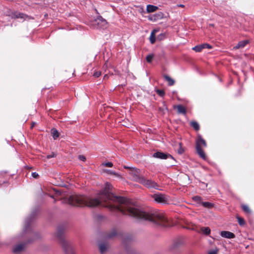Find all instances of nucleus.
Here are the masks:
<instances>
[{"label": "nucleus", "mask_w": 254, "mask_h": 254, "mask_svg": "<svg viewBox=\"0 0 254 254\" xmlns=\"http://www.w3.org/2000/svg\"><path fill=\"white\" fill-rule=\"evenodd\" d=\"M163 77L168 82V85L169 86H172L175 84V80L169 75L164 74L163 75Z\"/></svg>", "instance_id": "nucleus-13"}, {"label": "nucleus", "mask_w": 254, "mask_h": 254, "mask_svg": "<svg viewBox=\"0 0 254 254\" xmlns=\"http://www.w3.org/2000/svg\"><path fill=\"white\" fill-rule=\"evenodd\" d=\"M183 245V242L181 240H177L175 241L172 246V249H177Z\"/></svg>", "instance_id": "nucleus-19"}, {"label": "nucleus", "mask_w": 254, "mask_h": 254, "mask_svg": "<svg viewBox=\"0 0 254 254\" xmlns=\"http://www.w3.org/2000/svg\"><path fill=\"white\" fill-rule=\"evenodd\" d=\"M248 43V40L241 41L238 43L237 45L234 47L235 49L244 48Z\"/></svg>", "instance_id": "nucleus-16"}, {"label": "nucleus", "mask_w": 254, "mask_h": 254, "mask_svg": "<svg viewBox=\"0 0 254 254\" xmlns=\"http://www.w3.org/2000/svg\"><path fill=\"white\" fill-rule=\"evenodd\" d=\"M152 198L157 203L166 204L169 200V197L161 193H155L152 195Z\"/></svg>", "instance_id": "nucleus-7"}, {"label": "nucleus", "mask_w": 254, "mask_h": 254, "mask_svg": "<svg viewBox=\"0 0 254 254\" xmlns=\"http://www.w3.org/2000/svg\"><path fill=\"white\" fill-rule=\"evenodd\" d=\"M117 234L116 231L115 229H113L105 236V238L107 239H112L116 237Z\"/></svg>", "instance_id": "nucleus-17"}, {"label": "nucleus", "mask_w": 254, "mask_h": 254, "mask_svg": "<svg viewBox=\"0 0 254 254\" xmlns=\"http://www.w3.org/2000/svg\"><path fill=\"white\" fill-rule=\"evenodd\" d=\"M182 143H179V148L178 149V153L179 154H182L184 153V149L182 148Z\"/></svg>", "instance_id": "nucleus-32"}, {"label": "nucleus", "mask_w": 254, "mask_h": 254, "mask_svg": "<svg viewBox=\"0 0 254 254\" xmlns=\"http://www.w3.org/2000/svg\"><path fill=\"white\" fill-rule=\"evenodd\" d=\"M201 205L206 208H210L213 207L214 204L209 202H202Z\"/></svg>", "instance_id": "nucleus-24"}, {"label": "nucleus", "mask_w": 254, "mask_h": 254, "mask_svg": "<svg viewBox=\"0 0 254 254\" xmlns=\"http://www.w3.org/2000/svg\"><path fill=\"white\" fill-rule=\"evenodd\" d=\"M139 183L149 189L153 188L159 190V186L156 183L151 180L145 178L143 176Z\"/></svg>", "instance_id": "nucleus-6"}, {"label": "nucleus", "mask_w": 254, "mask_h": 254, "mask_svg": "<svg viewBox=\"0 0 254 254\" xmlns=\"http://www.w3.org/2000/svg\"><path fill=\"white\" fill-rule=\"evenodd\" d=\"M56 157V154L54 152H52L50 154L47 155V158L48 159H50L51 158L55 157Z\"/></svg>", "instance_id": "nucleus-36"}, {"label": "nucleus", "mask_w": 254, "mask_h": 254, "mask_svg": "<svg viewBox=\"0 0 254 254\" xmlns=\"http://www.w3.org/2000/svg\"><path fill=\"white\" fill-rule=\"evenodd\" d=\"M34 238L32 240H29L28 241V243H31L33 241L37 239L40 238V235L38 233H35L33 234Z\"/></svg>", "instance_id": "nucleus-29"}, {"label": "nucleus", "mask_w": 254, "mask_h": 254, "mask_svg": "<svg viewBox=\"0 0 254 254\" xmlns=\"http://www.w3.org/2000/svg\"><path fill=\"white\" fill-rule=\"evenodd\" d=\"M128 175L130 179L137 183H139L143 177L141 170L136 168L130 169L128 171Z\"/></svg>", "instance_id": "nucleus-4"}, {"label": "nucleus", "mask_w": 254, "mask_h": 254, "mask_svg": "<svg viewBox=\"0 0 254 254\" xmlns=\"http://www.w3.org/2000/svg\"><path fill=\"white\" fill-rule=\"evenodd\" d=\"M218 252L217 249L213 250L208 252V254H216Z\"/></svg>", "instance_id": "nucleus-39"}, {"label": "nucleus", "mask_w": 254, "mask_h": 254, "mask_svg": "<svg viewBox=\"0 0 254 254\" xmlns=\"http://www.w3.org/2000/svg\"><path fill=\"white\" fill-rule=\"evenodd\" d=\"M78 159L82 161H85L86 160L85 157L83 155H79Z\"/></svg>", "instance_id": "nucleus-38"}, {"label": "nucleus", "mask_w": 254, "mask_h": 254, "mask_svg": "<svg viewBox=\"0 0 254 254\" xmlns=\"http://www.w3.org/2000/svg\"><path fill=\"white\" fill-rule=\"evenodd\" d=\"M95 24L97 25V28L99 29H105L108 26V23L107 21L104 19L102 16H98L95 19Z\"/></svg>", "instance_id": "nucleus-8"}, {"label": "nucleus", "mask_w": 254, "mask_h": 254, "mask_svg": "<svg viewBox=\"0 0 254 254\" xmlns=\"http://www.w3.org/2000/svg\"><path fill=\"white\" fill-rule=\"evenodd\" d=\"M34 124H35V123H33V124H32V125L31 126V127H34Z\"/></svg>", "instance_id": "nucleus-43"}, {"label": "nucleus", "mask_w": 254, "mask_h": 254, "mask_svg": "<svg viewBox=\"0 0 254 254\" xmlns=\"http://www.w3.org/2000/svg\"><path fill=\"white\" fill-rule=\"evenodd\" d=\"M32 176L34 178L37 179L39 175L36 172H33V173H32Z\"/></svg>", "instance_id": "nucleus-40"}, {"label": "nucleus", "mask_w": 254, "mask_h": 254, "mask_svg": "<svg viewBox=\"0 0 254 254\" xmlns=\"http://www.w3.org/2000/svg\"><path fill=\"white\" fill-rule=\"evenodd\" d=\"M35 214L36 212H33L29 216L26 218L24 221V228L23 230V234H26L31 231V225L33 221Z\"/></svg>", "instance_id": "nucleus-5"}, {"label": "nucleus", "mask_w": 254, "mask_h": 254, "mask_svg": "<svg viewBox=\"0 0 254 254\" xmlns=\"http://www.w3.org/2000/svg\"><path fill=\"white\" fill-rule=\"evenodd\" d=\"M201 232L205 235H208L211 232L210 229L208 227H203L200 228Z\"/></svg>", "instance_id": "nucleus-20"}, {"label": "nucleus", "mask_w": 254, "mask_h": 254, "mask_svg": "<svg viewBox=\"0 0 254 254\" xmlns=\"http://www.w3.org/2000/svg\"><path fill=\"white\" fill-rule=\"evenodd\" d=\"M237 220L240 225L243 226L245 224V220L243 218L237 217Z\"/></svg>", "instance_id": "nucleus-30"}, {"label": "nucleus", "mask_w": 254, "mask_h": 254, "mask_svg": "<svg viewBox=\"0 0 254 254\" xmlns=\"http://www.w3.org/2000/svg\"><path fill=\"white\" fill-rule=\"evenodd\" d=\"M156 92L161 97H163L165 95V92L163 90L157 89Z\"/></svg>", "instance_id": "nucleus-33"}, {"label": "nucleus", "mask_w": 254, "mask_h": 254, "mask_svg": "<svg viewBox=\"0 0 254 254\" xmlns=\"http://www.w3.org/2000/svg\"><path fill=\"white\" fill-rule=\"evenodd\" d=\"M152 157L160 159H166L168 158H171L174 159L173 157L170 154L164 153L161 151H157L155 152L152 154Z\"/></svg>", "instance_id": "nucleus-9"}, {"label": "nucleus", "mask_w": 254, "mask_h": 254, "mask_svg": "<svg viewBox=\"0 0 254 254\" xmlns=\"http://www.w3.org/2000/svg\"><path fill=\"white\" fill-rule=\"evenodd\" d=\"M51 131L53 137L54 139H56L59 136V133L56 129L53 128L52 129Z\"/></svg>", "instance_id": "nucleus-23"}, {"label": "nucleus", "mask_w": 254, "mask_h": 254, "mask_svg": "<svg viewBox=\"0 0 254 254\" xmlns=\"http://www.w3.org/2000/svg\"><path fill=\"white\" fill-rule=\"evenodd\" d=\"M202 45L203 49L207 48V49H210L212 48V46L208 44L205 43V44H202Z\"/></svg>", "instance_id": "nucleus-34"}, {"label": "nucleus", "mask_w": 254, "mask_h": 254, "mask_svg": "<svg viewBox=\"0 0 254 254\" xmlns=\"http://www.w3.org/2000/svg\"><path fill=\"white\" fill-rule=\"evenodd\" d=\"M124 168L128 169H129V170H130V169H132L133 168H131V167H130L129 166H124Z\"/></svg>", "instance_id": "nucleus-41"}, {"label": "nucleus", "mask_w": 254, "mask_h": 254, "mask_svg": "<svg viewBox=\"0 0 254 254\" xmlns=\"http://www.w3.org/2000/svg\"><path fill=\"white\" fill-rule=\"evenodd\" d=\"M190 126L196 130L199 129V125L198 123L195 121H191L190 123Z\"/></svg>", "instance_id": "nucleus-22"}, {"label": "nucleus", "mask_w": 254, "mask_h": 254, "mask_svg": "<svg viewBox=\"0 0 254 254\" xmlns=\"http://www.w3.org/2000/svg\"><path fill=\"white\" fill-rule=\"evenodd\" d=\"M155 33H156V31L155 30H152L151 33L149 40H150V42L151 44H154L156 41Z\"/></svg>", "instance_id": "nucleus-21"}, {"label": "nucleus", "mask_w": 254, "mask_h": 254, "mask_svg": "<svg viewBox=\"0 0 254 254\" xmlns=\"http://www.w3.org/2000/svg\"><path fill=\"white\" fill-rule=\"evenodd\" d=\"M101 72L98 71H96L94 73L93 76L95 77H98L101 75Z\"/></svg>", "instance_id": "nucleus-37"}, {"label": "nucleus", "mask_w": 254, "mask_h": 254, "mask_svg": "<svg viewBox=\"0 0 254 254\" xmlns=\"http://www.w3.org/2000/svg\"><path fill=\"white\" fill-rule=\"evenodd\" d=\"M220 235L222 237L227 239H233L235 237L234 233L226 231H222L220 232Z\"/></svg>", "instance_id": "nucleus-10"}, {"label": "nucleus", "mask_w": 254, "mask_h": 254, "mask_svg": "<svg viewBox=\"0 0 254 254\" xmlns=\"http://www.w3.org/2000/svg\"><path fill=\"white\" fill-rule=\"evenodd\" d=\"M180 6L183 7V6H184V5H183V4H180Z\"/></svg>", "instance_id": "nucleus-44"}, {"label": "nucleus", "mask_w": 254, "mask_h": 254, "mask_svg": "<svg viewBox=\"0 0 254 254\" xmlns=\"http://www.w3.org/2000/svg\"><path fill=\"white\" fill-rule=\"evenodd\" d=\"M108 76L107 74L105 75L104 78H108Z\"/></svg>", "instance_id": "nucleus-42"}, {"label": "nucleus", "mask_w": 254, "mask_h": 254, "mask_svg": "<svg viewBox=\"0 0 254 254\" xmlns=\"http://www.w3.org/2000/svg\"><path fill=\"white\" fill-rule=\"evenodd\" d=\"M192 199L194 202H196L198 204L201 205L202 201L201 200L202 199L201 197L199 196H195L192 198Z\"/></svg>", "instance_id": "nucleus-25"}, {"label": "nucleus", "mask_w": 254, "mask_h": 254, "mask_svg": "<svg viewBox=\"0 0 254 254\" xmlns=\"http://www.w3.org/2000/svg\"><path fill=\"white\" fill-rule=\"evenodd\" d=\"M196 143V151L199 156L205 160L206 159L205 153L202 150V147H206L207 144L205 140L202 138L201 135L198 134L195 140Z\"/></svg>", "instance_id": "nucleus-3"}, {"label": "nucleus", "mask_w": 254, "mask_h": 254, "mask_svg": "<svg viewBox=\"0 0 254 254\" xmlns=\"http://www.w3.org/2000/svg\"><path fill=\"white\" fill-rule=\"evenodd\" d=\"M13 14L16 18H23L24 14L22 13L14 12Z\"/></svg>", "instance_id": "nucleus-31"}, {"label": "nucleus", "mask_w": 254, "mask_h": 254, "mask_svg": "<svg viewBox=\"0 0 254 254\" xmlns=\"http://www.w3.org/2000/svg\"><path fill=\"white\" fill-rule=\"evenodd\" d=\"M65 229L64 226H59L56 233V237L62 246L65 254H75L71 243L64 239V233Z\"/></svg>", "instance_id": "nucleus-2"}, {"label": "nucleus", "mask_w": 254, "mask_h": 254, "mask_svg": "<svg viewBox=\"0 0 254 254\" xmlns=\"http://www.w3.org/2000/svg\"><path fill=\"white\" fill-rule=\"evenodd\" d=\"M154 58L153 54H149L146 56V60L148 63H151Z\"/></svg>", "instance_id": "nucleus-28"}, {"label": "nucleus", "mask_w": 254, "mask_h": 254, "mask_svg": "<svg viewBox=\"0 0 254 254\" xmlns=\"http://www.w3.org/2000/svg\"><path fill=\"white\" fill-rule=\"evenodd\" d=\"M192 49L196 52H200L203 49L202 45L201 44L195 46V47H193Z\"/></svg>", "instance_id": "nucleus-26"}, {"label": "nucleus", "mask_w": 254, "mask_h": 254, "mask_svg": "<svg viewBox=\"0 0 254 254\" xmlns=\"http://www.w3.org/2000/svg\"><path fill=\"white\" fill-rule=\"evenodd\" d=\"M242 208L247 213H250L251 211L249 206L245 204L242 205Z\"/></svg>", "instance_id": "nucleus-27"}, {"label": "nucleus", "mask_w": 254, "mask_h": 254, "mask_svg": "<svg viewBox=\"0 0 254 254\" xmlns=\"http://www.w3.org/2000/svg\"><path fill=\"white\" fill-rule=\"evenodd\" d=\"M99 249L101 254L106 252L108 249V245L106 242H101L98 244Z\"/></svg>", "instance_id": "nucleus-11"}, {"label": "nucleus", "mask_w": 254, "mask_h": 254, "mask_svg": "<svg viewBox=\"0 0 254 254\" xmlns=\"http://www.w3.org/2000/svg\"><path fill=\"white\" fill-rule=\"evenodd\" d=\"M111 187L106 183L104 190L98 194L97 198H90L84 195H72L68 199L69 203L74 206L95 207L101 205L112 211H117L128 215L138 221H148L163 227H169L167 218L158 212L148 213L136 208L131 201L123 197L115 196L109 191Z\"/></svg>", "instance_id": "nucleus-1"}, {"label": "nucleus", "mask_w": 254, "mask_h": 254, "mask_svg": "<svg viewBox=\"0 0 254 254\" xmlns=\"http://www.w3.org/2000/svg\"><path fill=\"white\" fill-rule=\"evenodd\" d=\"M103 172L108 174L115 175L116 177H117L118 178H121V175L119 173H117V172H116L115 171H114L113 170H111L110 169H104Z\"/></svg>", "instance_id": "nucleus-15"}, {"label": "nucleus", "mask_w": 254, "mask_h": 254, "mask_svg": "<svg viewBox=\"0 0 254 254\" xmlns=\"http://www.w3.org/2000/svg\"><path fill=\"white\" fill-rule=\"evenodd\" d=\"M103 165L107 167H112L113 164L112 162H106L103 164Z\"/></svg>", "instance_id": "nucleus-35"}, {"label": "nucleus", "mask_w": 254, "mask_h": 254, "mask_svg": "<svg viewBox=\"0 0 254 254\" xmlns=\"http://www.w3.org/2000/svg\"><path fill=\"white\" fill-rule=\"evenodd\" d=\"M176 108L177 109L178 114L185 115L187 111L186 108L181 105H177Z\"/></svg>", "instance_id": "nucleus-14"}, {"label": "nucleus", "mask_w": 254, "mask_h": 254, "mask_svg": "<svg viewBox=\"0 0 254 254\" xmlns=\"http://www.w3.org/2000/svg\"><path fill=\"white\" fill-rule=\"evenodd\" d=\"M158 7L153 5L148 4L147 5L146 11L147 12H153L158 9Z\"/></svg>", "instance_id": "nucleus-18"}, {"label": "nucleus", "mask_w": 254, "mask_h": 254, "mask_svg": "<svg viewBox=\"0 0 254 254\" xmlns=\"http://www.w3.org/2000/svg\"><path fill=\"white\" fill-rule=\"evenodd\" d=\"M25 244L22 243L15 246L13 249V251L15 253H17L22 252L25 247Z\"/></svg>", "instance_id": "nucleus-12"}]
</instances>
